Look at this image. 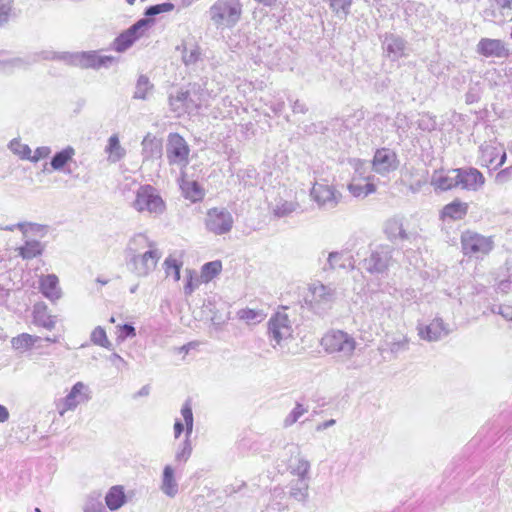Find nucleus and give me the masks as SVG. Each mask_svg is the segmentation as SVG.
Returning a JSON list of instances; mask_svg holds the SVG:
<instances>
[{"instance_id":"obj_1","label":"nucleus","mask_w":512,"mask_h":512,"mask_svg":"<svg viewBox=\"0 0 512 512\" xmlns=\"http://www.w3.org/2000/svg\"><path fill=\"white\" fill-rule=\"evenodd\" d=\"M39 57L44 60H59L68 65L77 66L83 69L101 67L108 68L113 62L112 56L98 55L95 51L88 52H54L50 50L42 51Z\"/></svg>"},{"instance_id":"obj_52","label":"nucleus","mask_w":512,"mask_h":512,"mask_svg":"<svg viewBox=\"0 0 512 512\" xmlns=\"http://www.w3.org/2000/svg\"><path fill=\"white\" fill-rule=\"evenodd\" d=\"M91 341L98 346L109 349L111 342L108 340L105 330L98 326L91 333Z\"/></svg>"},{"instance_id":"obj_61","label":"nucleus","mask_w":512,"mask_h":512,"mask_svg":"<svg viewBox=\"0 0 512 512\" xmlns=\"http://www.w3.org/2000/svg\"><path fill=\"white\" fill-rule=\"evenodd\" d=\"M136 335L135 328L130 324H124L121 327V335L120 337L127 338V337H134Z\"/></svg>"},{"instance_id":"obj_26","label":"nucleus","mask_w":512,"mask_h":512,"mask_svg":"<svg viewBox=\"0 0 512 512\" xmlns=\"http://www.w3.org/2000/svg\"><path fill=\"white\" fill-rule=\"evenodd\" d=\"M467 211V203L455 200L444 206L441 211V219L443 221H458L467 214Z\"/></svg>"},{"instance_id":"obj_28","label":"nucleus","mask_w":512,"mask_h":512,"mask_svg":"<svg viewBox=\"0 0 512 512\" xmlns=\"http://www.w3.org/2000/svg\"><path fill=\"white\" fill-rule=\"evenodd\" d=\"M152 248H157V244L154 241L149 240L145 234H137L132 237L128 243V258L135 254H141L145 250H150Z\"/></svg>"},{"instance_id":"obj_22","label":"nucleus","mask_w":512,"mask_h":512,"mask_svg":"<svg viewBox=\"0 0 512 512\" xmlns=\"http://www.w3.org/2000/svg\"><path fill=\"white\" fill-rule=\"evenodd\" d=\"M384 54L392 61L407 55V42L395 34H386L383 40Z\"/></svg>"},{"instance_id":"obj_34","label":"nucleus","mask_w":512,"mask_h":512,"mask_svg":"<svg viewBox=\"0 0 512 512\" xmlns=\"http://www.w3.org/2000/svg\"><path fill=\"white\" fill-rule=\"evenodd\" d=\"M300 209L298 203L280 199L272 206V213L278 218L287 217L293 213H297Z\"/></svg>"},{"instance_id":"obj_2","label":"nucleus","mask_w":512,"mask_h":512,"mask_svg":"<svg viewBox=\"0 0 512 512\" xmlns=\"http://www.w3.org/2000/svg\"><path fill=\"white\" fill-rule=\"evenodd\" d=\"M242 15L240 0H217L209 9V17L217 29L234 27Z\"/></svg>"},{"instance_id":"obj_25","label":"nucleus","mask_w":512,"mask_h":512,"mask_svg":"<svg viewBox=\"0 0 512 512\" xmlns=\"http://www.w3.org/2000/svg\"><path fill=\"white\" fill-rule=\"evenodd\" d=\"M160 490L169 498H174L179 492V484L171 465H165L163 468Z\"/></svg>"},{"instance_id":"obj_5","label":"nucleus","mask_w":512,"mask_h":512,"mask_svg":"<svg viewBox=\"0 0 512 512\" xmlns=\"http://www.w3.org/2000/svg\"><path fill=\"white\" fill-rule=\"evenodd\" d=\"M133 207L140 213H148L150 215H160L166 205L158 190L151 185H141L136 191V198Z\"/></svg>"},{"instance_id":"obj_56","label":"nucleus","mask_w":512,"mask_h":512,"mask_svg":"<svg viewBox=\"0 0 512 512\" xmlns=\"http://www.w3.org/2000/svg\"><path fill=\"white\" fill-rule=\"evenodd\" d=\"M51 154V148L48 146L37 147L34 153L30 155L29 161L36 163L47 158Z\"/></svg>"},{"instance_id":"obj_63","label":"nucleus","mask_w":512,"mask_h":512,"mask_svg":"<svg viewBox=\"0 0 512 512\" xmlns=\"http://www.w3.org/2000/svg\"><path fill=\"white\" fill-rule=\"evenodd\" d=\"M209 231L215 235H225L230 232L231 226H208Z\"/></svg>"},{"instance_id":"obj_29","label":"nucleus","mask_w":512,"mask_h":512,"mask_svg":"<svg viewBox=\"0 0 512 512\" xmlns=\"http://www.w3.org/2000/svg\"><path fill=\"white\" fill-rule=\"evenodd\" d=\"M34 323L38 326L51 330L55 327L56 317L48 313L44 303H36L33 308Z\"/></svg>"},{"instance_id":"obj_27","label":"nucleus","mask_w":512,"mask_h":512,"mask_svg":"<svg viewBox=\"0 0 512 512\" xmlns=\"http://www.w3.org/2000/svg\"><path fill=\"white\" fill-rule=\"evenodd\" d=\"M142 154L145 160L158 159L162 155V143L159 139L148 133L142 140Z\"/></svg>"},{"instance_id":"obj_23","label":"nucleus","mask_w":512,"mask_h":512,"mask_svg":"<svg viewBox=\"0 0 512 512\" xmlns=\"http://www.w3.org/2000/svg\"><path fill=\"white\" fill-rule=\"evenodd\" d=\"M431 185L435 190L448 191L458 187L457 169L435 171L431 177Z\"/></svg>"},{"instance_id":"obj_16","label":"nucleus","mask_w":512,"mask_h":512,"mask_svg":"<svg viewBox=\"0 0 512 512\" xmlns=\"http://www.w3.org/2000/svg\"><path fill=\"white\" fill-rule=\"evenodd\" d=\"M310 196L314 202L321 208H334L341 197L332 186L315 183L310 191Z\"/></svg>"},{"instance_id":"obj_35","label":"nucleus","mask_w":512,"mask_h":512,"mask_svg":"<svg viewBox=\"0 0 512 512\" xmlns=\"http://www.w3.org/2000/svg\"><path fill=\"white\" fill-rule=\"evenodd\" d=\"M237 318L248 325H256L266 318V314L260 309L243 308L237 311Z\"/></svg>"},{"instance_id":"obj_17","label":"nucleus","mask_w":512,"mask_h":512,"mask_svg":"<svg viewBox=\"0 0 512 512\" xmlns=\"http://www.w3.org/2000/svg\"><path fill=\"white\" fill-rule=\"evenodd\" d=\"M23 234L25 239V244L19 248V254L24 259H32L38 255H40L44 249V245L41 244L38 240L31 239L30 234L33 233L34 230L40 233V236H43V227L44 226H18Z\"/></svg>"},{"instance_id":"obj_21","label":"nucleus","mask_w":512,"mask_h":512,"mask_svg":"<svg viewBox=\"0 0 512 512\" xmlns=\"http://www.w3.org/2000/svg\"><path fill=\"white\" fill-rule=\"evenodd\" d=\"M476 52L486 58H506L509 50L500 39L481 38L476 45Z\"/></svg>"},{"instance_id":"obj_20","label":"nucleus","mask_w":512,"mask_h":512,"mask_svg":"<svg viewBox=\"0 0 512 512\" xmlns=\"http://www.w3.org/2000/svg\"><path fill=\"white\" fill-rule=\"evenodd\" d=\"M458 187L469 191H478L485 183L483 174L476 168L457 169Z\"/></svg>"},{"instance_id":"obj_51","label":"nucleus","mask_w":512,"mask_h":512,"mask_svg":"<svg viewBox=\"0 0 512 512\" xmlns=\"http://www.w3.org/2000/svg\"><path fill=\"white\" fill-rule=\"evenodd\" d=\"M201 57V49L197 45H193L190 48L184 47L182 60L186 66L195 64Z\"/></svg>"},{"instance_id":"obj_13","label":"nucleus","mask_w":512,"mask_h":512,"mask_svg":"<svg viewBox=\"0 0 512 512\" xmlns=\"http://www.w3.org/2000/svg\"><path fill=\"white\" fill-rule=\"evenodd\" d=\"M181 416L185 423L186 439L179 445L175 453V461L178 463H186L192 454V445L189 437L193 431V412L191 402L187 400L181 408Z\"/></svg>"},{"instance_id":"obj_4","label":"nucleus","mask_w":512,"mask_h":512,"mask_svg":"<svg viewBox=\"0 0 512 512\" xmlns=\"http://www.w3.org/2000/svg\"><path fill=\"white\" fill-rule=\"evenodd\" d=\"M336 299V288L320 281L312 282L305 297L306 303L317 314L329 310Z\"/></svg>"},{"instance_id":"obj_55","label":"nucleus","mask_w":512,"mask_h":512,"mask_svg":"<svg viewBox=\"0 0 512 512\" xmlns=\"http://www.w3.org/2000/svg\"><path fill=\"white\" fill-rule=\"evenodd\" d=\"M385 233L392 241L408 239L407 234L403 230V226H387Z\"/></svg>"},{"instance_id":"obj_36","label":"nucleus","mask_w":512,"mask_h":512,"mask_svg":"<svg viewBox=\"0 0 512 512\" xmlns=\"http://www.w3.org/2000/svg\"><path fill=\"white\" fill-rule=\"evenodd\" d=\"M75 155V150L73 147L68 146L57 152L51 159L50 165L53 170H61L69 161L72 160Z\"/></svg>"},{"instance_id":"obj_46","label":"nucleus","mask_w":512,"mask_h":512,"mask_svg":"<svg viewBox=\"0 0 512 512\" xmlns=\"http://www.w3.org/2000/svg\"><path fill=\"white\" fill-rule=\"evenodd\" d=\"M308 412V407L297 402L291 412L283 420V426L288 428L295 424L304 414Z\"/></svg>"},{"instance_id":"obj_41","label":"nucleus","mask_w":512,"mask_h":512,"mask_svg":"<svg viewBox=\"0 0 512 512\" xmlns=\"http://www.w3.org/2000/svg\"><path fill=\"white\" fill-rule=\"evenodd\" d=\"M16 17L14 0H0V27Z\"/></svg>"},{"instance_id":"obj_33","label":"nucleus","mask_w":512,"mask_h":512,"mask_svg":"<svg viewBox=\"0 0 512 512\" xmlns=\"http://www.w3.org/2000/svg\"><path fill=\"white\" fill-rule=\"evenodd\" d=\"M105 152L108 153V160L111 163L120 161L126 154V151L121 146L119 137L116 134L109 137Z\"/></svg>"},{"instance_id":"obj_44","label":"nucleus","mask_w":512,"mask_h":512,"mask_svg":"<svg viewBox=\"0 0 512 512\" xmlns=\"http://www.w3.org/2000/svg\"><path fill=\"white\" fill-rule=\"evenodd\" d=\"M182 262L174 258L172 255L168 256L163 263V268L166 276H172L174 281L180 280V269Z\"/></svg>"},{"instance_id":"obj_19","label":"nucleus","mask_w":512,"mask_h":512,"mask_svg":"<svg viewBox=\"0 0 512 512\" xmlns=\"http://www.w3.org/2000/svg\"><path fill=\"white\" fill-rule=\"evenodd\" d=\"M399 161L394 151L388 148L378 149L373 157L372 168L380 175H387L398 168Z\"/></svg>"},{"instance_id":"obj_9","label":"nucleus","mask_w":512,"mask_h":512,"mask_svg":"<svg viewBox=\"0 0 512 512\" xmlns=\"http://www.w3.org/2000/svg\"><path fill=\"white\" fill-rule=\"evenodd\" d=\"M153 22L154 21L150 18L138 20L115 38L113 49L119 53L127 51L137 40L146 34L148 29L153 25Z\"/></svg>"},{"instance_id":"obj_40","label":"nucleus","mask_w":512,"mask_h":512,"mask_svg":"<svg viewBox=\"0 0 512 512\" xmlns=\"http://www.w3.org/2000/svg\"><path fill=\"white\" fill-rule=\"evenodd\" d=\"M291 473L296 475L300 480L309 479L310 462L302 456L296 458V462L290 466Z\"/></svg>"},{"instance_id":"obj_24","label":"nucleus","mask_w":512,"mask_h":512,"mask_svg":"<svg viewBox=\"0 0 512 512\" xmlns=\"http://www.w3.org/2000/svg\"><path fill=\"white\" fill-rule=\"evenodd\" d=\"M40 291L47 299L51 301L60 299L62 292L59 287L58 277L54 274L41 276Z\"/></svg>"},{"instance_id":"obj_54","label":"nucleus","mask_w":512,"mask_h":512,"mask_svg":"<svg viewBox=\"0 0 512 512\" xmlns=\"http://www.w3.org/2000/svg\"><path fill=\"white\" fill-rule=\"evenodd\" d=\"M173 8H174V5L172 3H168V2L162 3V4H157V5H152V6H149L145 10V16H146V18L152 17V16L158 15L160 13L169 12Z\"/></svg>"},{"instance_id":"obj_3","label":"nucleus","mask_w":512,"mask_h":512,"mask_svg":"<svg viewBox=\"0 0 512 512\" xmlns=\"http://www.w3.org/2000/svg\"><path fill=\"white\" fill-rule=\"evenodd\" d=\"M321 346L328 354H337L343 360H350L357 348V341L343 330H330L321 339Z\"/></svg>"},{"instance_id":"obj_39","label":"nucleus","mask_w":512,"mask_h":512,"mask_svg":"<svg viewBox=\"0 0 512 512\" xmlns=\"http://www.w3.org/2000/svg\"><path fill=\"white\" fill-rule=\"evenodd\" d=\"M83 512H107L102 503L100 493L92 492L87 496L84 502Z\"/></svg>"},{"instance_id":"obj_45","label":"nucleus","mask_w":512,"mask_h":512,"mask_svg":"<svg viewBox=\"0 0 512 512\" xmlns=\"http://www.w3.org/2000/svg\"><path fill=\"white\" fill-rule=\"evenodd\" d=\"M351 163L354 167V174L352 177H357V181L370 182L371 176L368 175L370 168L369 163L360 159H353Z\"/></svg>"},{"instance_id":"obj_57","label":"nucleus","mask_w":512,"mask_h":512,"mask_svg":"<svg viewBox=\"0 0 512 512\" xmlns=\"http://www.w3.org/2000/svg\"><path fill=\"white\" fill-rule=\"evenodd\" d=\"M418 127L423 131H432L436 127V122L431 116L422 115L418 119Z\"/></svg>"},{"instance_id":"obj_12","label":"nucleus","mask_w":512,"mask_h":512,"mask_svg":"<svg viewBox=\"0 0 512 512\" xmlns=\"http://www.w3.org/2000/svg\"><path fill=\"white\" fill-rule=\"evenodd\" d=\"M506 158L505 148L497 140H490L479 146L478 160L483 167L495 170L505 163Z\"/></svg>"},{"instance_id":"obj_15","label":"nucleus","mask_w":512,"mask_h":512,"mask_svg":"<svg viewBox=\"0 0 512 512\" xmlns=\"http://www.w3.org/2000/svg\"><path fill=\"white\" fill-rule=\"evenodd\" d=\"M416 329L420 339L427 342H437L450 333L448 324L440 317H435L428 324L418 323Z\"/></svg>"},{"instance_id":"obj_6","label":"nucleus","mask_w":512,"mask_h":512,"mask_svg":"<svg viewBox=\"0 0 512 512\" xmlns=\"http://www.w3.org/2000/svg\"><path fill=\"white\" fill-rule=\"evenodd\" d=\"M293 327L286 313V308L277 311L268 321V337L274 349L283 347V343L291 339Z\"/></svg>"},{"instance_id":"obj_43","label":"nucleus","mask_w":512,"mask_h":512,"mask_svg":"<svg viewBox=\"0 0 512 512\" xmlns=\"http://www.w3.org/2000/svg\"><path fill=\"white\" fill-rule=\"evenodd\" d=\"M222 270V263L221 261H211L202 266L201 269V281L202 282H209L212 280L215 276H217Z\"/></svg>"},{"instance_id":"obj_48","label":"nucleus","mask_w":512,"mask_h":512,"mask_svg":"<svg viewBox=\"0 0 512 512\" xmlns=\"http://www.w3.org/2000/svg\"><path fill=\"white\" fill-rule=\"evenodd\" d=\"M308 481L298 479L292 484L290 489V496L297 501H304L308 496Z\"/></svg>"},{"instance_id":"obj_42","label":"nucleus","mask_w":512,"mask_h":512,"mask_svg":"<svg viewBox=\"0 0 512 512\" xmlns=\"http://www.w3.org/2000/svg\"><path fill=\"white\" fill-rule=\"evenodd\" d=\"M512 0H491L490 7L483 11V17L488 21H496L498 11L502 8L509 7Z\"/></svg>"},{"instance_id":"obj_62","label":"nucleus","mask_w":512,"mask_h":512,"mask_svg":"<svg viewBox=\"0 0 512 512\" xmlns=\"http://www.w3.org/2000/svg\"><path fill=\"white\" fill-rule=\"evenodd\" d=\"M511 289H512V282L508 279L499 281V283L497 284V288H496L497 292H502V293H507Z\"/></svg>"},{"instance_id":"obj_30","label":"nucleus","mask_w":512,"mask_h":512,"mask_svg":"<svg viewBox=\"0 0 512 512\" xmlns=\"http://www.w3.org/2000/svg\"><path fill=\"white\" fill-rule=\"evenodd\" d=\"M354 258L343 252H331L328 256V265L330 269H343L353 270L354 269Z\"/></svg>"},{"instance_id":"obj_14","label":"nucleus","mask_w":512,"mask_h":512,"mask_svg":"<svg viewBox=\"0 0 512 512\" xmlns=\"http://www.w3.org/2000/svg\"><path fill=\"white\" fill-rule=\"evenodd\" d=\"M196 91H177L176 95L170 94L169 105L178 116L184 113H192L198 110L201 104L200 97H196Z\"/></svg>"},{"instance_id":"obj_37","label":"nucleus","mask_w":512,"mask_h":512,"mask_svg":"<svg viewBox=\"0 0 512 512\" xmlns=\"http://www.w3.org/2000/svg\"><path fill=\"white\" fill-rule=\"evenodd\" d=\"M208 221L211 224H232L231 213L224 207L212 208L207 213Z\"/></svg>"},{"instance_id":"obj_49","label":"nucleus","mask_w":512,"mask_h":512,"mask_svg":"<svg viewBox=\"0 0 512 512\" xmlns=\"http://www.w3.org/2000/svg\"><path fill=\"white\" fill-rule=\"evenodd\" d=\"M9 149L23 160H29L31 155V148L22 143L19 139H12L8 144Z\"/></svg>"},{"instance_id":"obj_53","label":"nucleus","mask_w":512,"mask_h":512,"mask_svg":"<svg viewBox=\"0 0 512 512\" xmlns=\"http://www.w3.org/2000/svg\"><path fill=\"white\" fill-rule=\"evenodd\" d=\"M182 189L185 192L186 197L193 201L199 200L203 196L202 189L195 181L185 183L182 186Z\"/></svg>"},{"instance_id":"obj_18","label":"nucleus","mask_w":512,"mask_h":512,"mask_svg":"<svg viewBox=\"0 0 512 512\" xmlns=\"http://www.w3.org/2000/svg\"><path fill=\"white\" fill-rule=\"evenodd\" d=\"M89 396V388L83 382H76L70 392L66 395V397L62 400V407L59 408V415L63 416L67 411H71L76 409V407L88 401Z\"/></svg>"},{"instance_id":"obj_50","label":"nucleus","mask_w":512,"mask_h":512,"mask_svg":"<svg viewBox=\"0 0 512 512\" xmlns=\"http://www.w3.org/2000/svg\"><path fill=\"white\" fill-rule=\"evenodd\" d=\"M186 283L184 286V293L191 295L200 285L201 278L198 277L197 273L191 269H186Z\"/></svg>"},{"instance_id":"obj_58","label":"nucleus","mask_w":512,"mask_h":512,"mask_svg":"<svg viewBox=\"0 0 512 512\" xmlns=\"http://www.w3.org/2000/svg\"><path fill=\"white\" fill-rule=\"evenodd\" d=\"M492 311L494 313L500 314L503 318H505L508 321H512V305L508 304H502V305H495L492 308Z\"/></svg>"},{"instance_id":"obj_32","label":"nucleus","mask_w":512,"mask_h":512,"mask_svg":"<svg viewBox=\"0 0 512 512\" xmlns=\"http://www.w3.org/2000/svg\"><path fill=\"white\" fill-rule=\"evenodd\" d=\"M349 192L357 198H364L376 191V186L372 182L357 181V177H352L348 185Z\"/></svg>"},{"instance_id":"obj_8","label":"nucleus","mask_w":512,"mask_h":512,"mask_svg":"<svg viewBox=\"0 0 512 512\" xmlns=\"http://www.w3.org/2000/svg\"><path fill=\"white\" fill-rule=\"evenodd\" d=\"M190 148L186 140L178 133H170L166 145V157L169 165H175L181 170L189 163Z\"/></svg>"},{"instance_id":"obj_60","label":"nucleus","mask_w":512,"mask_h":512,"mask_svg":"<svg viewBox=\"0 0 512 512\" xmlns=\"http://www.w3.org/2000/svg\"><path fill=\"white\" fill-rule=\"evenodd\" d=\"M408 343H409L408 339L406 337H402L401 339H399L397 341H393L390 344V350L393 353H398L400 351H404L408 348Z\"/></svg>"},{"instance_id":"obj_11","label":"nucleus","mask_w":512,"mask_h":512,"mask_svg":"<svg viewBox=\"0 0 512 512\" xmlns=\"http://www.w3.org/2000/svg\"><path fill=\"white\" fill-rule=\"evenodd\" d=\"M162 253L158 248L145 250L128 258L127 264L138 277H146L155 270Z\"/></svg>"},{"instance_id":"obj_31","label":"nucleus","mask_w":512,"mask_h":512,"mask_svg":"<svg viewBox=\"0 0 512 512\" xmlns=\"http://www.w3.org/2000/svg\"><path fill=\"white\" fill-rule=\"evenodd\" d=\"M125 503L126 496L122 486L116 485L108 490L105 496V504L109 510L116 511L120 509Z\"/></svg>"},{"instance_id":"obj_10","label":"nucleus","mask_w":512,"mask_h":512,"mask_svg":"<svg viewBox=\"0 0 512 512\" xmlns=\"http://www.w3.org/2000/svg\"><path fill=\"white\" fill-rule=\"evenodd\" d=\"M392 252L390 246H377L371 251L369 257L364 259V269L372 275L386 273L393 264Z\"/></svg>"},{"instance_id":"obj_59","label":"nucleus","mask_w":512,"mask_h":512,"mask_svg":"<svg viewBox=\"0 0 512 512\" xmlns=\"http://www.w3.org/2000/svg\"><path fill=\"white\" fill-rule=\"evenodd\" d=\"M512 180V166L506 167L499 171L495 176V182L497 184H505Z\"/></svg>"},{"instance_id":"obj_38","label":"nucleus","mask_w":512,"mask_h":512,"mask_svg":"<svg viewBox=\"0 0 512 512\" xmlns=\"http://www.w3.org/2000/svg\"><path fill=\"white\" fill-rule=\"evenodd\" d=\"M40 338L28 333H22L11 340L12 348L17 351H25L30 349Z\"/></svg>"},{"instance_id":"obj_64","label":"nucleus","mask_w":512,"mask_h":512,"mask_svg":"<svg viewBox=\"0 0 512 512\" xmlns=\"http://www.w3.org/2000/svg\"><path fill=\"white\" fill-rule=\"evenodd\" d=\"M424 5L420 4V3H415V2H407L405 4V11L406 13H409L411 11H415V12H418V11H423L424 10Z\"/></svg>"},{"instance_id":"obj_47","label":"nucleus","mask_w":512,"mask_h":512,"mask_svg":"<svg viewBox=\"0 0 512 512\" xmlns=\"http://www.w3.org/2000/svg\"><path fill=\"white\" fill-rule=\"evenodd\" d=\"M153 84L150 83L149 79L145 75H141L138 78L135 92H134V98L135 99H141L145 100L147 99L148 93L152 90Z\"/></svg>"},{"instance_id":"obj_7","label":"nucleus","mask_w":512,"mask_h":512,"mask_svg":"<svg viewBox=\"0 0 512 512\" xmlns=\"http://www.w3.org/2000/svg\"><path fill=\"white\" fill-rule=\"evenodd\" d=\"M461 245L465 255L482 259L492 251L494 241L491 236H484L467 230L461 236Z\"/></svg>"}]
</instances>
